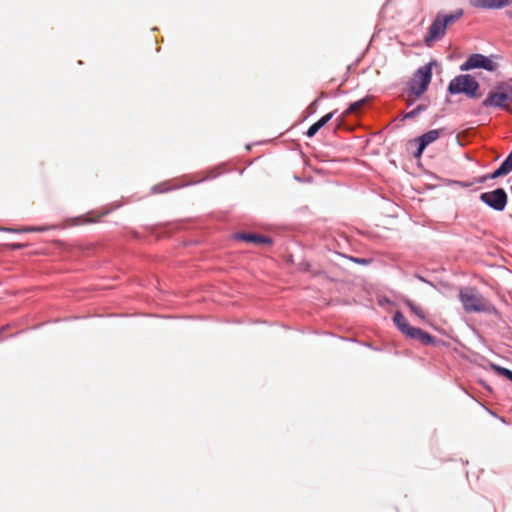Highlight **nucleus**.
Here are the masks:
<instances>
[{
    "label": "nucleus",
    "instance_id": "7",
    "mask_svg": "<svg viewBox=\"0 0 512 512\" xmlns=\"http://www.w3.org/2000/svg\"><path fill=\"white\" fill-rule=\"evenodd\" d=\"M475 68H483L487 71H495L497 63L491 58L482 54H472L461 66V70H471Z\"/></svg>",
    "mask_w": 512,
    "mask_h": 512
},
{
    "label": "nucleus",
    "instance_id": "1",
    "mask_svg": "<svg viewBox=\"0 0 512 512\" xmlns=\"http://www.w3.org/2000/svg\"><path fill=\"white\" fill-rule=\"evenodd\" d=\"M459 299L463 309L467 313L491 312L493 305L474 287H464L460 289Z\"/></svg>",
    "mask_w": 512,
    "mask_h": 512
},
{
    "label": "nucleus",
    "instance_id": "18",
    "mask_svg": "<svg viewBox=\"0 0 512 512\" xmlns=\"http://www.w3.org/2000/svg\"><path fill=\"white\" fill-rule=\"evenodd\" d=\"M333 117V112H330L320 118L317 122H315V126L320 130L323 126H325Z\"/></svg>",
    "mask_w": 512,
    "mask_h": 512
},
{
    "label": "nucleus",
    "instance_id": "15",
    "mask_svg": "<svg viewBox=\"0 0 512 512\" xmlns=\"http://www.w3.org/2000/svg\"><path fill=\"white\" fill-rule=\"evenodd\" d=\"M405 304L410 308V310L415 314L417 315L419 318L421 319H424L425 318V313H424V310L415 305L411 300H406L405 301Z\"/></svg>",
    "mask_w": 512,
    "mask_h": 512
},
{
    "label": "nucleus",
    "instance_id": "4",
    "mask_svg": "<svg viewBox=\"0 0 512 512\" xmlns=\"http://www.w3.org/2000/svg\"><path fill=\"white\" fill-rule=\"evenodd\" d=\"M511 101L512 87L499 86L488 93L486 99L483 101V105L486 107H499L511 111L509 107Z\"/></svg>",
    "mask_w": 512,
    "mask_h": 512
},
{
    "label": "nucleus",
    "instance_id": "5",
    "mask_svg": "<svg viewBox=\"0 0 512 512\" xmlns=\"http://www.w3.org/2000/svg\"><path fill=\"white\" fill-rule=\"evenodd\" d=\"M478 88L479 84L474 77L471 75H459L451 80L448 91L451 94L464 93L469 97H476Z\"/></svg>",
    "mask_w": 512,
    "mask_h": 512
},
{
    "label": "nucleus",
    "instance_id": "3",
    "mask_svg": "<svg viewBox=\"0 0 512 512\" xmlns=\"http://www.w3.org/2000/svg\"><path fill=\"white\" fill-rule=\"evenodd\" d=\"M397 328L408 338L418 340L420 343L429 345L434 343V337L424 330L410 326L405 316L397 311L393 316Z\"/></svg>",
    "mask_w": 512,
    "mask_h": 512
},
{
    "label": "nucleus",
    "instance_id": "22",
    "mask_svg": "<svg viewBox=\"0 0 512 512\" xmlns=\"http://www.w3.org/2000/svg\"><path fill=\"white\" fill-rule=\"evenodd\" d=\"M5 246L12 250H17V249H21V248L25 247V244L13 243V244H6Z\"/></svg>",
    "mask_w": 512,
    "mask_h": 512
},
{
    "label": "nucleus",
    "instance_id": "10",
    "mask_svg": "<svg viewBox=\"0 0 512 512\" xmlns=\"http://www.w3.org/2000/svg\"><path fill=\"white\" fill-rule=\"evenodd\" d=\"M470 4L478 8L496 9L503 8L512 3V0H469Z\"/></svg>",
    "mask_w": 512,
    "mask_h": 512
},
{
    "label": "nucleus",
    "instance_id": "9",
    "mask_svg": "<svg viewBox=\"0 0 512 512\" xmlns=\"http://www.w3.org/2000/svg\"><path fill=\"white\" fill-rule=\"evenodd\" d=\"M446 29L447 27L437 15L425 36V43L430 46L433 42L440 40L445 35Z\"/></svg>",
    "mask_w": 512,
    "mask_h": 512
},
{
    "label": "nucleus",
    "instance_id": "8",
    "mask_svg": "<svg viewBox=\"0 0 512 512\" xmlns=\"http://www.w3.org/2000/svg\"><path fill=\"white\" fill-rule=\"evenodd\" d=\"M442 132H443V129H434V130H430V131L422 134L418 138H416L415 141L418 143V148L413 154L414 157L419 158L422 155L425 148L429 144L435 142L440 137Z\"/></svg>",
    "mask_w": 512,
    "mask_h": 512
},
{
    "label": "nucleus",
    "instance_id": "13",
    "mask_svg": "<svg viewBox=\"0 0 512 512\" xmlns=\"http://www.w3.org/2000/svg\"><path fill=\"white\" fill-rule=\"evenodd\" d=\"M506 175L503 170L501 169V167H499L498 169H496L493 173L491 174H488V175H483V176H480L478 178H475V182L477 183H484L486 182L488 179H496L498 177H501V176H504Z\"/></svg>",
    "mask_w": 512,
    "mask_h": 512
},
{
    "label": "nucleus",
    "instance_id": "14",
    "mask_svg": "<svg viewBox=\"0 0 512 512\" xmlns=\"http://www.w3.org/2000/svg\"><path fill=\"white\" fill-rule=\"evenodd\" d=\"M366 103V99H361L359 101H356L352 103L347 110L345 111V115L354 114L360 111V109L364 106Z\"/></svg>",
    "mask_w": 512,
    "mask_h": 512
},
{
    "label": "nucleus",
    "instance_id": "19",
    "mask_svg": "<svg viewBox=\"0 0 512 512\" xmlns=\"http://www.w3.org/2000/svg\"><path fill=\"white\" fill-rule=\"evenodd\" d=\"M4 230L9 231V232H34V231H43L44 229L38 228V227H29V228H24L21 230H15V229H11V228H6Z\"/></svg>",
    "mask_w": 512,
    "mask_h": 512
},
{
    "label": "nucleus",
    "instance_id": "23",
    "mask_svg": "<svg viewBox=\"0 0 512 512\" xmlns=\"http://www.w3.org/2000/svg\"><path fill=\"white\" fill-rule=\"evenodd\" d=\"M474 183H476L475 180L473 182L458 181L457 185L462 187V188H467V187L472 186Z\"/></svg>",
    "mask_w": 512,
    "mask_h": 512
},
{
    "label": "nucleus",
    "instance_id": "17",
    "mask_svg": "<svg viewBox=\"0 0 512 512\" xmlns=\"http://www.w3.org/2000/svg\"><path fill=\"white\" fill-rule=\"evenodd\" d=\"M492 368L501 376H504L506 377L507 379H509L510 381H512V371L506 369V368H503V367H500V366H497V365H492Z\"/></svg>",
    "mask_w": 512,
    "mask_h": 512
},
{
    "label": "nucleus",
    "instance_id": "21",
    "mask_svg": "<svg viewBox=\"0 0 512 512\" xmlns=\"http://www.w3.org/2000/svg\"><path fill=\"white\" fill-rule=\"evenodd\" d=\"M318 128L315 126V124H312L309 129L307 130L306 132V135L311 138L313 136H315V134L318 132Z\"/></svg>",
    "mask_w": 512,
    "mask_h": 512
},
{
    "label": "nucleus",
    "instance_id": "2",
    "mask_svg": "<svg viewBox=\"0 0 512 512\" xmlns=\"http://www.w3.org/2000/svg\"><path fill=\"white\" fill-rule=\"evenodd\" d=\"M434 62H430L422 67H420L410 84V90L408 93V101L412 102L415 99L420 98L424 92L428 89V86L431 82L432 78V66Z\"/></svg>",
    "mask_w": 512,
    "mask_h": 512
},
{
    "label": "nucleus",
    "instance_id": "12",
    "mask_svg": "<svg viewBox=\"0 0 512 512\" xmlns=\"http://www.w3.org/2000/svg\"><path fill=\"white\" fill-rule=\"evenodd\" d=\"M463 15L462 10L455 11L451 14H438V17L441 19V21L445 24V26L448 28L450 25H452L454 22L459 20Z\"/></svg>",
    "mask_w": 512,
    "mask_h": 512
},
{
    "label": "nucleus",
    "instance_id": "16",
    "mask_svg": "<svg viewBox=\"0 0 512 512\" xmlns=\"http://www.w3.org/2000/svg\"><path fill=\"white\" fill-rule=\"evenodd\" d=\"M500 167L506 175L512 171V152L503 161Z\"/></svg>",
    "mask_w": 512,
    "mask_h": 512
},
{
    "label": "nucleus",
    "instance_id": "20",
    "mask_svg": "<svg viewBox=\"0 0 512 512\" xmlns=\"http://www.w3.org/2000/svg\"><path fill=\"white\" fill-rule=\"evenodd\" d=\"M425 109V106H422V105H419L418 107H416L415 109H413L412 111L408 112L404 118H414L415 116H417L419 114L420 111L424 110Z\"/></svg>",
    "mask_w": 512,
    "mask_h": 512
},
{
    "label": "nucleus",
    "instance_id": "11",
    "mask_svg": "<svg viewBox=\"0 0 512 512\" xmlns=\"http://www.w3.org/2000/svg\"><path fill=\"white\" fill-rule=\"evenodd\" d=\"M237 238L255 244H271V240L269 238L257 234L242 233L237 235Z\"/></svg>",
    "mask_w": 512,
    "mask_h": 512
},
{
    "label": "nucleus",
    "instance_id": "6",
    "mask_svg": "<svg viewBox=\"0 0 512 512\" xmlns=\"http://www.w3.org/2000/svg\"><path fill=\"white\" fill-rule=\"evenodd\" d=\"M480 200L496 211H503L507 205V193L503 188H497L480 195Z\"/></svg>",
    "mask_w": 512,
    "mask_h": 512
}]
</instances>
